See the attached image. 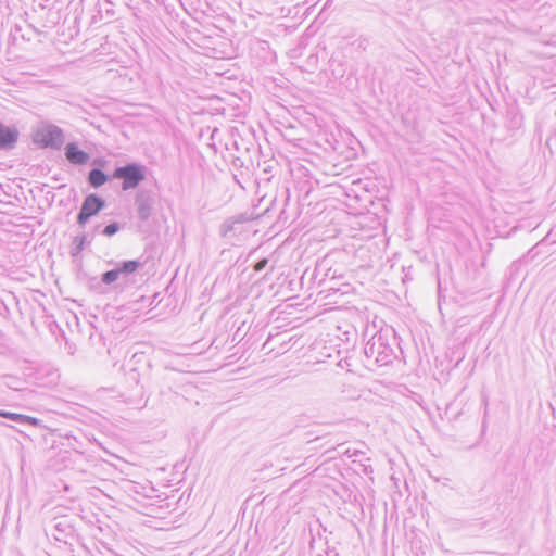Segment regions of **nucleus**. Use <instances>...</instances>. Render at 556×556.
<instances>
[{
  "label": "nucleus",
  "instance_id": "obj_1",
  "mask_svg": "<svg viewBox=\"0 0 556 556\" xmlns=\"http://www.w3.org/2000/svg\"><path fill=\"white\" fill-rule=\"evenodd\" d=\"M364 354L372 364L384 366L392 363L394 350L389 343V331L380 330L367 341L364 348Z\"/></svg>",
  "mask_w": 556,
  "mask_h": 556
},
{
  "label": "nucleus",
  "instance_id": "obj_2",
  "mask_svg": "<svg viewBox=\"0 0 556 556\" xmlns=\"http://www.w3.org/2000/svg\"><path fill=\"white\" fill-rule=\"evenodd\" d=\"M146 166L132 162L123 166H117L114 169L112 177L114 179H121L123 181L122 189L126 191L137 188L140 182L146 179Z\"/></svg>",
  "mask_w": 556,
  "mask_h": 556
},
{
  "label": "nucleus",
  "instance_id": "obj_3",
  "mask_svg": "<svg viewBox=\"0 0 556 556\" xmlns=\"http://www.w3.org/2000/svg\"><path fill=\"white\" fill-rule=\"evenodd\" d=\"M33 140L41 148L60 150L65 141L63 130L53 124H41L34 134Z\"/></svg>",
  "mask_w": 556,
  "mask_h": 556
},
{
  "label": "nucleus",
  "instance_id": "obj_4",
  "mask_svg": "<svg viewBox=\"0 0 556 556\" xmlns=\"http://www.w3.org/2000/svg\"><path fill=\"white\" fill-rule=\"evenodd\" d=\"M105 206V201L96 193L88 194L80 206L77 215V224L85 226L86 223L93 216H96Z\"/></svg>",
  "mask_w": 556,
  "mask_h": 556
},
{
  "label": "nucleus",
  "instance_id": "obj_5",
  "mask_svg": "<svg viewBox=\"0 0 556 556\" xmlns=\"http://www.w3.org/2000/svg\"><path fill=\"white\" fill-rule=\"evenodd\" d=\"M153 197L148 191H139L135 198L138 218L146 222L150 218L153 208Z\"/></svg>",
  "mask_w": 556,
  "mask_h": 556
},
{
  "label": "nucleus",
  "instance_id": "obj_6",
  "mask_svg": "<svg viewBox=\"0 0 556 556\" xmlns=\"http://www.w3.org/2000/svg\"><path fill=\"white\" fill-rule=\"evenodd\" d=\"M20 132L14 126H7L0 122V150L13 149L18 140Z\"/></svg>",
  "mask_w": 556,
  "mask_h": 556
},
{
  "label": "nucleus",
  "instance_id": "obj_7",
  "mask_svg": "<svg viewBox=\"0 0 556 556\" xmlns=\"http://www.w3.org/2000/svg\"><path fill=\"white\" fill-rule=\"evenodd\" d=\"M64 154L66 160L74 165H85L90 155L81 150L76 142H70L64 148Z\"/></svg>",
  "mask_w": 556,
  "mask_h": 556
},
{
  "label": "nucleus",
  "instance_id": "obj_8",
  "mask_svg": "<svg viewBox=\"0 0 556 556\" xmlns=\"http://www.w3.org/2000/svg\"><path fill=\"white\" fill-rule=\"evenodd\" d=\"M0 417L10 419L18 425H30L34 427H37L40 425V420L38 418L23 415V414H17V413H11L8 410H2V409H0Z\"/></svg>",
  "mask_w": 556,
  "mask_h": 556
},
{
  "label": "nucleus",
  "instance_id": "obj_9",
  "mask_svg": "<svg viewBox=\"0 0 556 556\" xmlns=\"http://www.w3.org/2000/svg\"><path fill=\"white\" fill-rule=\"evenodd\" d=\"M88 184L93 188H100L108 180V175L100 168H92L88 174Z\"/></svg>",
  "mask_w": 556,
  "mask_h": 556
},
{
  "label": "nucleus",
  "instance_id": "obj_10",
  "mask_svg": "<svg viewBox=\"0 0 556 556\" xmlns=\"http://www.w3.org/2000/svg\"><path fill=\"white\" fill-rule=\"evenodd\" d=\"M141 267V263L137 260L123 261L117 264L116 268L119 275L127 276L137 271Z\"/></svg>",
  "mask_w": 556,
  "mask_h": 556
},
{
  "label": "nucleus",
  "instance_id": "obj_11",
  "mask_svg": "<svg viewBox=\"0 0 556 556\" xmlns=\"http://www.w3.org/2000/svg\"><path fill=\"white\" fill-rule=\"evenodd\" d=\"M90 243V241L87 240L86 235L76 236L73 239L72 245H71V254L72 256L76 257L78 256L81 251L85 249V245Z\"/></svg>",
  "mask_w": 556,
  "mask_h": 556
},
{
  "label": "nucleus",
  "instance_id": "obj_12",
  "mask_svg": "<svg viewBox=\"0 0 556 556\" xmlns=\"http://www.w3.org/2000/svg\"><path fill=\"white\" fill-rule=\"evenodd\" d=\"M119 276L121 275H119L117 268L115 267L114 269L103 273L101 275V281L104 285H111V283L115 282L119 278Z\"/></svg>",
  "mask_w": 556,
  "mask_h": 556
},
{
  "label": "nucleus",
  "instance_id": "obj_13",
  "mask_svg": "<svg viewBox=\"0 0 556 556\" xmlns=\"http://www.w3.org/2000/svg\"><path fill=\"white\" fill-rule=\"evenodd\" d=\"M121 229V226L117 222H113L111 224H109L108 226H105L102 230V235L106 236V237H112L114 236L118 230Z\"/></svg>",
  "mask_w": 556,
  "mask_h": 556
},
{
  "label": "nucleus",
  "instance_id": "obj_14",
  "mask_svg": "<svg viewBox=\"0 0 556 556\" xmlns=\"http://www.w3.org/2000/svg\"><path fill=\"white\" fill-rule=\"evenodd\" d=\"M112 3L110 1H105L103 4H100L99 13L105 12L106 17H113L115 15L114 10L111 8Z\"/></svg>",
  "mask_w": 556,
  "mask_h": 556
},
{
  "label": "nucleus",
  "instance_id": "obj_15",
  "mask_svg": "<svg viewBox=\"0 0 556 556\" xmlns=\"http://www.w3.org/2000/svg\"><path fill=\"white\" fill-rule=\"evenodd\" d=\"M345 454L350 457V458H353V462H356L357 458H361L362 456H364V452L362 451H358V450H354L351 452V450H346L345 451Z\"/></svg>",
  "mask_w": 556,
  "mask_h": 556
},
{
  "label": "nucleus",
  "instance_id": "obj_16",
  "mask_svg": "<svg viewBox=\"0 0 556 556\" xmlns=\"http://www.w3.org/2000/svg\"><path fill=\"white\" fill-rule=\"evenodd\" d=\"M268 264V260L267 258H262L258 262L255 263L254 265V270L255 271H261L263 270Z\"/></svg>",
  "mask_w": 556,
  "mask_h": 556
},
{
  "label": "nucleus",
  "instance_id": "obj_17",
  "mask_svg": "<svg viewBox=\"0 0 556 556\" xmlns=\"http://www.w3.org/2000/svg\"><path fill=\"white\" fill-rule=\"evenodd\" d=\"M233 229V223H230V222H225L223 224V233L224 236L227 235L228 231H231Z\"/></svg>",
  "mask_w": 556,
  "mask_h": 556
},
{
  "label": "nucleus",
  "instance_id": "obj_18",
  "mask_svg": "<svg viewBox=\"0 0 556 556\" xmlns=\"http://www.w3.org/2000/svg\"><path fill=\"white\" fill-rule=\"evenodd\" d=\"M362 467H363L362 471L366 476H369V475H371L374 472V469H372V467L370 465L362 464Z\"/></svg>",
  "mask_w": 556,
  "mask_h": 556
},
{
  "label": "nucleus",
  "instance_id": "obj_19",
  "mask_svg": "<svg viewBox=\"0 0 556 556\" xmlns=\"http://www.w3.org/2000/svg\"><path fill=\"white\" fill-rule=\"evenodd\" d=\"M62 527H63L62 522H59V523L55 525V530L59 531V532H63V528Z\"/></svg>",
  "mask_w": 556,
  "mask_h": 556
},
{
  "label": "nucleus",
  "instance_id": "obj_20",
  "mask_svg": "<svg viewBox=\"0 0 556 556\" xmlns=\"http://www.w3.org/2000/svg\"><path fill=\"white\" fill-rule=\"evenodd\" d=\"M54 539L58 540V541H62V538L56 535V534H53Z\"/></svg>",
  "mask_w": 556,
  "mask_h": 556
},
{
  "label": "nucleus",
  "instance_id": "obj_21",
  "mask_svg": "<svg viewBox=\"0 0 556 556\" xmlns=\"http://www.w3.org/2000/svg\"><path fill=\"white\" fill-rule=\"evenodd\" d=\"M343 366H350V364H349L348 359H344V361H343Z\"/></svg>",
  "mask_w": 556,
  "mask_h": 556
},
{
  "label": "nucleus",
  "instance_id": "obj_22",
  "mask_svg": "<svg viewBox=\"0 0 556 556\" xmlns=\"http://www.w3.org/2000/svg\"><path fill=\"white\" fill-rule=\"evenodd\" d=\"M338 365H339L341 368H344V366H343V361H340V362L338 363Z\"/></svg>",
  "mask_w": 556,
  "mask_h": 556
}]
</instances>
